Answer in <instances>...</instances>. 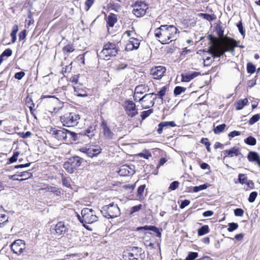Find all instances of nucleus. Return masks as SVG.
I'll list each match as a JSON object with an SVG mask.
<instances>
[{
    "instance_id": "obj_42",
    "label": "nucleus",
    "mask_w": 260,
    "mask_h": 260,
    "mask_svg": "<svg viewBox=\"0 0 260 260\" xmlns=\"http://www.w3.org/2000/svg\"><path fill=\"white\" fill-rule=\"evenodd\" d=\"M255 71V66L251 62H249L247 64V71L248 73L253 74Z\"/></svg>"
},
{
    "instance_id": "obj_35",
    "label": "nucleus",
    "mask_w": 260,
    "mask_h": 260,
    "mask_svg": "<svg viewBox=\"0 0 260 260\" xmlns=\"http://www.w3.org/2000/svg\"><path fill=\"white\" fill-rule=\"evenodd\" d=\"M129 41L131 43L132 45L135 47V49H137L139 48L140 45V41L138 39L134 38H131Z\"/></svg>"
},
{
    "instance_id": "obj_8",
    "label": "nucleus",
    "mask_w": 260,
    "mask_h": 260,
    "mask_svg": "<svg viewBox=\"0 0 260 260\" xmlns=\"http://www.w3.org/2000/svg\"><path fill=\"white\" fill-rule=\"evenodd\" d=\"M82 219L78 215V218L82 223H92L98 220V217L95 215L94 211L91 209L84 208L81 211Z\"/></svg>"
},
{
    "instance_id": "obj_59",
    "label": "nucleus",
    "mask_w": 260,
    "mask_h": 260,
    "mask_svg": "<svg viewBox=\"0 0 260 260\" xmlns=\"http://www.w3.org/2000/svg\"><path fill=\"white\" fill-rule=\"evenodd\" d=\"M25 75V73L24 72H17L15 75V78L18 80L21 79Z\"/></svg>"
},
{
    "instance_id": "obj_25",
    "label": "nucleus",
    "mask_w": 260,
    "mask_h": 260,
    "mask_svg": "<svg viewBox=\"0 0 260 260\" xmlns=\"http://www.w3.org/2000/svg\"><path fill=\"white\" fill-rule=\"evenodd\" d=\"M116 21L117 17L116 15L111 14L110 15H109L107 20V26L109 27H113Z\"/></svg>"
},
{
    "instance_id": "obj_36",
    "label": "nucleus",
    "mask_w": 260,
    "mask_h": 260,
    "mask_svg": "<svg viewBox=\"0 0 260 260\" xmlns=\"http://www.w3.org/2000/svg\"><path fill=\"white\" fill-rule=\"evenodd\" d=\"M186 88L181 86H176L174 90V93L176 95L180 94L181 93L184 92Z\"/></svg>"
},
{
    "instance_id": "obj_33",
    "label": "nucleus",
    "mask_w": 260,
    "mask_h": 260,
    "mask_svg": "<svg viewBox=\"0 0 260 260\" xmlns=\"http://www.w3.org/2000/svg\"><path fill=\"white\" fill-rule=\"evenodd\" d=\"M167 89V86H164L160 89V90L158 92L157 94H154V96H156V95H158L159 98H160L162 100L163 97L166 94Z\"/></svg>"
},
{
    "instance_id": "obj_13",
    "label": "nucleus",
    "mask_w": 260,
    "mask_h": 260,
    "mask_svg": "<svg viewBox=\"0 0 260 260\" xmlns=\"http://www.w3.org/2000/svg\"><path fill=\"white\" fill-rule=\"evenodd\" d=\"M121 176H129L135 173V167L133 165H123L121 166L118 172Z\"/></svg>"
},
{
    "instance_id": "obj_58",
    "label": "nucleus",
    "mask_w": 260,
    "mask_h": 260,
    "mask_svg": "<svg viewBox=\"0 0 260 260\" xmlns=\"http://www.w3.org/2000/svg\"><path fill=\"white\" fill-rule=\"evenodd\" d=\"M20 136V137L22 138L23 139L27 138L28 137H29L31 135V132L27 131L26 133H20L18 134Z\"/></svg>"
},
{
    "instance_id": "obj_37",
    "label": "nucleus",
    "mask_w": 260,
    "mask_h": 260,
    "mask_svg": "<svg viewBox=\"0 0 260 260\" xmlns=\"http://www.w3.org/2000/svg\"><path fill=\"white\" fill-rule=\"evenodd\" d=\"M238 180L240 183L245 184L247 181L248 179L245 174H239L238 175Z\"/></svg>"
},
{
    "instance_id": "obj_32",
    "label": "nucleus",
    "mask_w": 260,
    "mask_h": 260,
    "mask_svg": "<svg viewBox=\"0 0 260 260\" xmlns=\"http://www.w3.org/2000/svg\"><path fill=\"white\" fill-rule=\"evenodd\" d=\"M260 119V114H255L249 120L248 123L249 125H252L256 122L258 121Z\"/></svg>"
},
{
    "instance_id": "obj_24",
    "label": "nucleus",
    "mask_w": 260,
    "mask_h": 260,
    "mask_svg": "<svg viewBox=\"0 0 260 260\" xmlns=\"http://www.w3.org/2000/svg\"><path fill=\"white\" fill-rule=\"evenodd\" d=\"M149 88L147 86L145 85L141 84L139 85L135 89V92L136 94H143L144 92L148 91Z\"/></svg>"
},
{
    "instance_id": "obj_5",
    "label": "nucleus",
    "mask_w": 260,
    "mask_h": 260,
    "mask_svg": "<svg viewBox=\"0 0 260 260\" xmlns=\"http://www.w3.org/2000/svg\"><path fill=\"white\" fill-rule=\"evenodd\" d=\"M80 117L79 114L71 112L64 114L60 117V121L63 126L72 127L77 125Z\"/></svg>"
},
{
    "instance_id": "obj_14",
    "label": "nucleus",
    "mask_w": 260,
    "mask_h": 260,
    "mask_svg": "<svg viewBox=\"0 0 260 260\" xmlns=\"http://www.w3.org/2000/svg\"><path fill=\"white\" fill-rule=\"evenodd\" d=\"M80 150L87 154V156L92 157L96 156L101 152V149L96 146H90L89 148L83 147L80 149Z\"/></svg>"
},
{
    "instance_id": "obj_43",
    "label": "nucleus",
    "mask_w": 260,
    "mask_h": 260,
    "mask_svg": "<svg viewBox=\"0 0 260 260\" xmlns=\"http://www.w3.org/2000/svg\"><path fill=\"white\" fill-rule=\"evenodd\" d=\"M138 156L141 157H143L145 159H148L150 157H151V153L148 150H145L141 153L138 154Z\"/></svg>"
},
{
    "instance_id": "obj_57",
    "label": "nucleus",
    "mask_w": 260,
    "mask_h": 260,
    "mask_svg": "<svg viewBox=\"0 0 260 260\" xmlns=\"http://www.w3.org/2000/svg\"><path fill=\"white\" fill-rule=\"evenodd\" d=\"M12 54V51L10 49H6L1 55L3 57L4 56H10Z\"/></svg>"
},
{
    "instance_id": "obj_41",
    "label": "nucleus",
    "mask_w": 260,
    "mask_h": 260,
    "mask_svg": "<svg viewBox=\"0 0 260 260\" xmlns=\"http://www.w3.org/2000/svg\"><path fill=\"white\" fill-rule=\"evenodd\" d=\"M238 224L237 223L231 222L229 223V228L228 231L229 232H232L238 228Z\"/></svg>"
},
{
    "instance_id": "obj_4",
    "label": "nucleus",
    "mask_w": 260,
    "mask_h": 260,
    "mask_svg": "<svg viewBox=\"0 0 260 260\" xmlns=\"http://www.w3.org/2000/svg\"><path fill=\"white\" fill-rule=\"evenodd\" d=\"M236 46V41L232 39L230 42L224 43L223 47H216L213 49H210V54L212 55L213 58L219 57L226 52H233L234 48Z\"/></svg>"
},
{
    "instance_id": "obj_17",
    "label": "nucleus",
    "mask_w": 260,
    "mask_h": 260,
    "mask_svg": "<svg viewBox=\"0 0 260 260\" xmlns=\"http://www.w3.org/2000/svg\"><path fill=\"white\" fill-rule=\"evenodd\" d=\"M101 127L104 136L106 138L109 139H112L113 138L114 134L106 121H102Z\"/></svg>"
},
{
    "instance_id": "obj_10",
    "label": "nucleus",
    "mask_w": 260,
    "mask_h": 260,
    "mask_svg": "<svg viewBox=\"0 0 260 260\" xmlns=\"http://www.w3.org/2000/svg\"><path fill=\"white\" fill-rule=\"evenodd\" d=\"M124 108L126 114L131 117H134L138 114L135 103L131 100H126L124 102Z\"/></svg>"
},
{
    "instance_id": "obj_61",
    "label": "nucleus",
    "mask_w": 260,
    "mask_h": 260,
    "mask_svg": "<svg viewBox=\"0 0 260 260\" xmlns=\"http://www.w3.org/2000/svg\"><path fill=\"white\" fill-rule=\"evenodd\" d=\"M134 49H135V47H134L133 46V45H132V44H131V43H130V42L129 41L126 45V47H125V50L126 51H132Z\"/></svg>"
},
{
    "instance_id": "obj_18",
    "label": "nucleus",
    "mask_w": 260,
    "mask_h": 260,
    "mask_svg": "<svg viewBox=\"0 0 260 260\" xmlns=\"http://www.w3.org/2000/svg\"><path fill=\"white\" fill-rule=\"evenodd\" d=\"M224 154L225 155V157H233L234 156L241 155L242 157H243L242 154L241 153L240 149L236 147H234L230 150H226L223 151Z\"/></svg>"
},
{
    "instance_id": "obj_2",
    "label": "nucleus",
    "mask_w": 260,
    "mask_h": 260,
    "mask_svg": "<svg viewBox=\"0 0 260 260\" xmlns=\"http://www.w3.org/2000/svg\"><path fill=\"white\" fill-rule=\"evenodd\" d=\"M52 132L54 137L59 141L72 143L78 140V135L76 133L72 132L65 128L58 130L54 129Z\"/></svg>"
},
{
    "instance_id": "obj_64",
    "label": "nucleus",
    "mask_w": 260,
    "mask_h": 260,
    "mask_svg": "<svg viewBox=\"0 0 260 260\" xmlns=\"http://www.w3.org/2000/svg\"><path fill=\"white\" fill-rule=\"evenodd\" d=\"M223 29L221 26L217 27V32L219 37L222 38L223 36Z\"/></svg>"
},
{
    "instance_id": "obj_62",
    "label": "nucleus",
    "mask_w": 260,
    "mask_h": 260,
    "mask_svg": "<svg viewBox=\"0 0 260 260\" xmlns=\"http://www.w3.org/2000/svg\"><path fill=\"white\" fill-rule=\"evenodd\" d=\"M26 30H23L20 32L19 34V40L20 41L23 40L26 38Z\"/></svg>"
},
{
    "instance_id": "obj_34",
    "label": "nucleus",
    "mask_w": 260,
    "mask_h": 260,
    "mask_svg": "<svg viewBox=\"0 0 260 260\" xmlns=\"http://www.w3.org/2000/svg\"><path fill=\"white\" fill-rule=\"evenodd\" d=\"M32 176V174L29 171H24L20 173L19 175H18V176L19 177H25L24 179H20V181H22L24 180H26L27 179H28L31 177Z\"/></svg>"
},
{
    "instance_id": "obj_63",
    "label": "nucleus",
    "mask_w": 260,
    "mask_h": 260,
    "mask_svg": "<svg viewBox=\"0 0 260 260\" xmlns=\"http://www.w3.org/2000/svg\"><path fill=\"white\" fill-rule=\"evenodd\" d=\"M62 184L63 186H66L67 187H70L71 185L69 181V180L66 178H62Z\"/></svg>"
},
{
    "instance_id": "obj_11",
    "label": "nucleus",
    "mask_w": 260,
    "mask_h": 260,
    "mask_svg": "<svg viewBox=\"0 0 260 260\" xmlns=\"http://www.w3.org/2000/svg\"><path fill=\"white\" fill-rule=\"evenodd\" d=\"M148 6L143 2H136L134 6L133 14L138 17L143 16L146 12Z\"/></svg>"
},
{
    "instance_id": "obj_31",
    "label": "nucleus",
    "mask_w": 260,
    "mask_h": 260,
    "mask_svg": "<svg viewBox=\"0 0 260 260\" xmlns=\"http://www.w3.org/2000/svg\"><path fill=\"white\" fill-rule=\"evenodd\" d=\"M244 142L249 145L254 146L256 143V140L254 137L249 136L244 140Z\"/></svg>"
},
{
    "instance_id": "obj_27",
    "label": "nucleus",
    "mask_w": 260,
    "mask_h": 260,
    "mask_svg": "<svg viewBox=\"0 0 260 260\" xmlns=\"http://www.w3.org/2000/svg\"><path fill=\"white\" fill-rule=\"evenodd\" d=\"M247 103L248 100L247 99H244L238 101L236 104V109L238 110H241L244 107V106L247 104Z\"/></svg>"
},
{
    "instance_id": "obj_52",
    "label": "nucleus",
    "mask_w": 260,
    "mask_h": 260,
    "mask_svg": "<svg viewBox=\"0 0 260 260\" xmlns=\"http://www.w3.org/2000/svg\"><path fill=\"white\" fill-rule=\"evenodd\" d=\"M234 214L236 216L242 217L244 214V210L241 208H237L234 210Z\"/></svg>"
},
{
    "instance_id": "obj_1",
    "label": "nucleus",
    "mask_w": 260,
    "mask_h": 260,
    "mask_svg": "<svg viewBox=\"0 0 260 260\" xmlns=\"http://www.w3.org/2000/svg\"><path fill=\"white\" fill-rule=\"evenodd\" d=\"M177 31L174 25H161L155 29L154 36L162 44H167L176 39Z\"/></svg>"
},
{
    "instance_id": "obj_60",
    "label": "nucleus",
    "mask_w": 260,
    "mask_h": 260,
    "mask_svg": "<svg viewBox=\"0 0 260 260\" xmlns=\"http://www.w3.org/2000/svg\"><path fill=\"white\" fill-rule=\"evenodd\" d=\"M213 62V60L211 59L210 57H207L204 60V63L205 66H210L212 62Z\"/></svg>"
},
{
    "instance_id": "obj_45",
    "label": "nucleus",
    "mask_w": 260,
    "mask_h": 260,
    "mask_svg": "<svg viewBox=\"0 0 260 260\" xmlns=\"http://www.w3.org/2000/svg\"><path fill=\"white\" fill-rule=\"evenodd\" d=\"M207 187H208V186L205 184L201 185L198 186H194L193 188V191L194 192H197L200 190H202L206 189L207 188Z\"/></svg>"
},
{
    "instance_id": "obj_15",
    "label": "nucleus",
    "mask_w": 260,
    "mask_h": 260,
    "mask_svg": "<svg viewBox=\"0 0 260 260\" xmlns=\"http://www.w3.org/2000/svg\"><path fill=\"white\" fill-rule=\"evenodd\" d=\"M165 67L162 66H157L153 68L150 70V74L155 79H159L164 76L166 72Z\"/></svg>"
},
{
    "instance_id": "obj_50",
    "label": "nucleus",
    "mask_w": 260,
    "mask_h": 260,
    "mask_svg": "<svg viewBox=\"0 0 260 260\" xmlns=\"http://www.w3.org/2000/svg\"><path fill=\"white\" fill-rule=\"evenodd\" d=\"M179 184L178 181H174L170 184L169 189L171 190H174L178 187Z\"/></svg>"
},
{
    "instance_id": "obj_23",
    "label": "nucleus",
    "mask_w": 260,
    "mask_h": 260,
    "mask_svg": "<svg viewBox=\"0 0 260 260\" xmlns=\"http://www.w3.org/2000/svg\"><path fill=\"white\" fill-rule=\"evenodd\" d=\"M74 94L78 96L86 97L88 95V93L86 90L80 88L79 87H74Z\"/></svg>"
},
{
    "instance_id": "obj_55",
    "label": "nucleus",
    "mask_w": 260,
    "mask_h": 260,
    "mask_svg": "<svg viewBox=\"0 0 260 260\" xmlns=\"http://www.w3.org/2000/svg\"><path fill=\"white\" fill-rule=\"evenodd\" d=\"M95 0H86L85 2L86 10L88 11L93 4Z\"/></svg>"
},
{
    "instance_id": "obj_47",
    "label": "nucleus",
    "mask_w": 260,
    "mask_h": 260,
    "mask_svg": "<svg viewBox=\"0 0 260 260\" xmlns=\"http://www.w3.org/2000/svg\"><path fill=\"white\" fill-rule=\"evenodd\" d=\"M64 52L71 53L74 51V48L72 45H68L63 48Z\"/></svg>"
},
{
    "instance_id": "obj_53",
    "label": "nucleus",
    "mask_w": 260,
    "mask_h": 260,
    "mask_svg": "<svg viewBox=\"0 0 260 260\" xmlns=\"http://www.w3.org/2000/svg\"><path fill=\"white\" fill-rule=\"evenodd\" d=\"M199 15L208 21H212L213 20L212 16L208 14L201 13Z\"/></svg>"
},
{
    "instance_id": "obj_46",
    "label": "nucleus",
    "mask_w": 260,
    "mask_h": 260,
    "mask_svg": "<svg viewBox=\"0 0 260 260\" xmlns=\"http://www.w3.org/2000/svg\"><path fill=\"white\" fill-rule=\"evenodd\" d=\"M128 66L127 62L120 63L116 65V70L118 71L126 69Z\"/></svg>"
},
{
    "instance_id": "obj_39",
    "label": "nucleus",
    "mask_w": 260,
    "mask_h": 260,
    "mask_svg": "<svg viewBox=\"0 0 260 260\" xmlns=\"http://www.w3.org/2000/svg\"><path fill=\"white\" fill-rule=\"evenodd\" d=\"M145 229H148L149 230L152 231L157 234V237H160L161 236V233L159 232L158 228L154 226H145Z\"/></svg>"
},
{
    "instance_id": "obj_26",
    "label": "nucleus",
    "mask_w": 260,
    "mask_h": 260,
    "mask_svg": "<svg viewBox=\"0 0 260 260\" xmlns=\"http://www.w3.org/2000/svg\"><path fill=\"white\" fill-rule=\"evenodd\" d=\"M42 189H45L47 191L52 192L57 196H60L61 194L60 189L54 186H47L46 187L42 188Z\"/></svg>"
},
{
    "instance_id": "obj_38",
    "label": "nucleus",
    "mask_w": 260,
    "mask_h": 260,
    "mask_svg": "<svg viewBox=\"0 0 260 260\" xmlns=\"http://www.w3.org/2000/svg\"><path fill=\"white\" fill-rule=\"evenodd\" d=\"M153 112V109H149L147 111H144L141 113V118L142 120L145 119L148 117Z\"/></svg>"
},
{
    "instance_id": "obj_54",
    "label": "nucleus",
    "mask_w": 260,
    "mask_h": 260,
    "mask_svg": "<svg viewBox=\"0 0 260 260\" xmlns=\"http://www.w3.org/2000/svg\"><path fill=\"white\" fill-rule=\"evenodd\" d=\"M142 205L141 204L133 207L131 210V214H133L135 212L139 211L142 208Z\"/></svg>"
},
{
    "instance_id": "obj_28",
    "label": "nucleus",
    "mask_w": 260,
    "mask_h": 260,
    "mask_svg": "<svg viewBox=\"0 0 260 260\" xmlns=\"http://www.w3.org/2000/svg\"><path fill=\"white\" fill-rule=\"evenodd\" d=\"M209 232V226L207 225H204L198 230V234L199 236H203Z\"/></svg>"
},
{
    "instance_id": "obj_44",
    "label": "nucleus",
    "mask_w": 260,
    "mask_h": 260,
    "mask_svg": "<svg viewBox=\"0 0 260 260\" xmlns=\"http://www.w3.org/2000/svg\"><path fill=\"white\" fill-rule=\"evenodd\" d=\"M209 37V40L210 41L211 43H212L211 46H210L209 49V52L210 53V49H213L215 47H216V46H214V45H215V42H216V38L215 37L212 36V35H210ZM216 47H220V46H216Z\"/></svg>"
},
{
    "instance_id": "obj_51",
    "label": "nucleus",
    "mask_w": 260,
    "mask_h": 260,
    "mask_svg": "<svg viewBox=\"0 0 260 260\" xmlns=\"http://www.w3.org/2000/svg\"><path fill=\"white\" fill-rule=\"evenodd\" d=\"M19 154V153L18 151L14 152L13 156L11 157L9 159L10 163L12 164L14 162H15L17 159V157Z\"/></svg>"
},
{
    "instance_id": "obj_12",
    "label": "nucleus",
    "mask_w": 260,
    "mask_h": 260,
    "mask_svg": "<svg viewBox=\"0 0 260 260\" xmlns=\"http://www.w3.org/2000/svg\"><path fill=\"white\" fill-rule=\"evenodd\" d=\"M11 248L14 253L19 255L25 249V244L23 240L18 239L12 243Z\"/></svg>"
},
{
    "instance_id": "obj_6",
    "label": "nucleus",
    "mask_w": 260,
    "mask_h": 260,
    "mask_svg": "<svg viewBox=\"0 0 260 260\" xmlns=\"http://www.w3.org/2000/svg\"><path fill=\"white\" fill-rule=\"evenodd\" d=\"M101 212L107 218H113L120 215V210L117 205L113 203L102 207Z\"/></svg>"
},
{
    "instance_id": "obj_9",
    "label": "nucleus",
    "mask_w": 260,
    "mask_h": 260,
    "mask_svg": "<svg viewBox=\"0 0 260 260\" xmlns=\"http://www.w3.org/2000/svg\"><path fill=\"white\" fill-rule=\"evenodd\" d=\"M154 95V93H148L139 99V102L143 109H148L154 105L156 99V96Z\"/></svg>"
},
{
    "instance_id": "obj_56",
    "label": "nucleus",
    "mask_w": 260,
    "mask_h": 260,
    "mask_svg": "<svg viewBox=\"0 0 260 260\" xmlns=\"http://www.w3.org/2000/svg\"><path fill=\"white\" fill-rule=\"evenodd\" d=\"M237 27L239 30V32L242 36L245 35V31L243 29V25L241 21L239 22V23L237 25Z\"/></svg>"
},
{
    "instance_id": "obj_21",
    "label": "nucleus",
    "mask_w": 260,
    "mask_h": 260,
    "mask_svg": "<svg viewBox=\"0 0 260 260\" xmlns=\"http://www.w3.org/2000/svg\"><path fill=\"white\" fill-rule=\"evenodd\" d=\"M200 74L199 72H192V73H188L186 74H182L181 75L182 77V81L183 82H188L190 81L191 80L193 79V78L197 77Z\"/></svg>"
},
{
    "instance_id": "obj_30",
    "label": "nucleus",
    "mask_w": 260,
    "mask_h": 260,
    "mask_svg": "<svg viewBox=\"0 0 260 260\" xmlns=\"http://www.w3.org/2000/svg\"><path fill=\"white\" fill-rule=\"evenodd\" d=\"M226 127L225 124H221L215 127L213 131L215 134H219L223 132Z\"/></svg>"
},
{
    "instance_id": "obj_48",
    "label": "nucleus",
    "mask_w": 260,
    "mask_h": 260,
    "mask_svg": "<svg viewBox=\"0 0 260 260\" xmlns=\"http://www.w3.org/2000/svg\"><path fill=\"white\" fill-rule=\"evenodd\" d=\"M145 188V185H142L140 186L138 189V197L140 199L143 196V192Z\"/></svg>"
},
{
    "instance_id": "obj_22",
    "label": "nucleus",
    "mask_w": 260,
    "mask_h": 260,
    "mask_svg": "<svg viewBox=\"0 0 260 260\" xmlns=\"http://www.w3.org/2000/svg\"><path fill=\"white\" fill-rule=\"evenodd\" d=\"M142 249L137 247H134L132 249V252L128 253V257L130 259H137L139 253L140 254L142 252Z\"/></svg>"
},
{
    "instance_id": "obj_29",
    "label": "nucleus",
    "mask_w": 260,
    "mask_h": 260,
    "mask_svg": "<svg viewBox=\"0 0 260 260\" xmlns=\"http://www.w3.org/2000/svg\"><path fill=\"white\" fill-rule=\"evenodd\" d=\"M26 105L29 108L31 114H34L33 107L35 106L34 103L31 98L27 96L26 99Z\"/></svg>"
},
{
    "instance_id": "obj_7",
    "label": "nucleus",
    "mask_w": 260,
    "mask_h": 260,
    "mask_svg": "<svg viewBox=\"0 0 260 260\" xmlns=\"http://www.w3.org/2000/svg\"><path fill=\"white\" fill-rule=\"evenodd\" d=\"M83 161V159L79 156L72 157L65 162L63 168L69 173H73L75 170L79 167Z\"/></svg>"
},
{
    "instance_id": "obj_40",
    "label": "nucleus",
    "mask_w": 260,
    "mask_h": 260,
    "mask_svg": "<svg viewBox=\"0 0 260 260\" xmlns=\"http://www.w3.org/2000/svg\"><path fill=\"white\" fill-rule=\"evenodd\" d=\"M198 256V253L196 252H189L186 256L185 260H194Z\"/></svg>"
},
{
    "instance_id": "obj_3",
    "label": "nucleus",
    "mask_w": 260,
    "mask_h": 260,
    "mask_svg": "<svg viewBox=\"0 0 260 260\" xmlns=\"http://www.w3.org/2000/svg\"><path fill=\"white\" fill-rule=\"evenodd\" d=\"M118 51V48L115 43L108 42L104 45L103 50L100 53L97 52V54L101 59L109 60L111 57L116 56Z\"/></svg>"
},
{
    "instance_id": "obj_19",
    "label": "nucleus",
    "mask_w": 260,
    "mask_h": 260,
    "mask_svg": "<svg viewBox=\"0 0 260 260\" xmlns=\"http://www.w3.org/2000/svg\"><path fill=\"white\" fill-rule=\"evenodd\" d=\"M176 125L174 121H164L159 123L158 126V128L157 130V133L159 135H160L162 133L164 128H167L169 127H175Z\"/></svg>"
},
{
    "instance_id": "obj_20",
    "label": "nucleus",
    "mask_w": 260,
    "mask_h": 260,
    "mask_svg": "<svg viewBox=\"0 0 260 260\" xmlns=\"http://www.w3.org/2000/svg\"><path fill=\"white\" fill-rule=\"evenodd\" d=\"M247 159L250 162H256L258 167H260V157L257 152L250 151L248 154Z\"/></svg>"
},
{
    "instance_id": "obj_49",
    "label": "nucleus",
    "mask_w": 260,
    "mask_h": 260,
    "mask_svg": "<svg viewBox=\"0 0 260 260\" xmlns=\"http://www.w3.org/2000/svg\"><path fill=\"white\" fill-rule=\"evenodd\" d=\"M257 196V193L256 191H253V192H251L249 194V197L248 198V201L250 203L254 202Z\"/></svg>"
},
{
    "instance_id": "obj_16",
    "label": "nucleus",
    "mask_w": 260,
    "mask_h": 260,
    "mask_svg": "<svg viewBox=\"0 0 260 260\" xmlns=\"http://www.w3.org/2000/svg\"><path fill=\"white\" fill-rule=\"evenodd\" d=\"M54 234L57 236H60L64 234L68 231V228L64 222L59 221L58 222L54 227Z\"/></svg>"
}]
</instances>
